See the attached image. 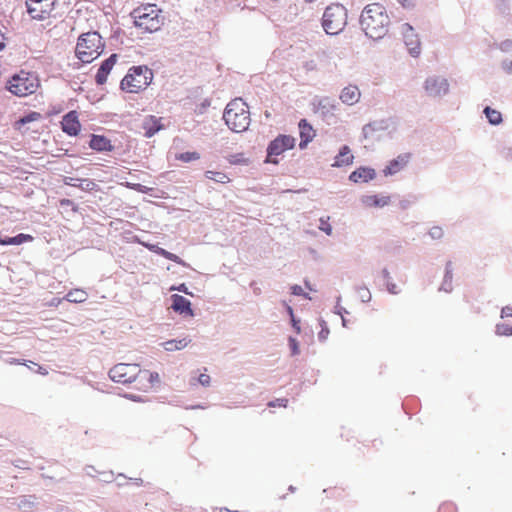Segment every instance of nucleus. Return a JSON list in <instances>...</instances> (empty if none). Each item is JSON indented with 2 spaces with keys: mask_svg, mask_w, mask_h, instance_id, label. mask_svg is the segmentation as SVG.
Returning <instances> with one entry per match:
<instances>
[{
  "mask_svg": "<svg viewBox=\"0 0 512 512\" xmlns=\"http://www.w3.org/2000/svg\"><path fill=\"white\" fill-rule=\"evenodd\" d=\"M360 22L365 34L377 40L387 34L390 19L383 5L371 3L362 11Z\"/></svg>",
  "mask_w": 512,
  "mask_h": 512,
  "instance_id": "1",
  "label": "nucleus"
},
{
  "mask_svg": "<svg viewBox=\"0 0 512 512\" xmlns=\"http://www.w3.org/2000/svg\"><path fill=\"white\" fill-rule=\"evenodd\" d=\"M226 125L236 133L244 132L250 125V112L248 105L236 98L228 103L223 115Z\"/></svg>",
  "mask_w": 512,
  "mask_h": 512,
  "instance_id": "2",
  "label": "nucleus"
},
{
  "mask_svg": "<svg viewBox=\"0 0 512 512\" xmlns=\"http://www.w3.org/2000/svg\"><path fill=\"white\" fill-rule=\"evenodd\" d=\"M104 50L102 37L98 32H87L79 36L75 53L83 63H91Z\"/></svg>",
  "mask_w": 512,
  "mask_h": 512,
  "instance_id": "3",
  "label": "nucleus"
},
{
  "mask_svg": "<svg viewBox=\"0 0 512 512\" xmlns=\"http://www.w3.org/2000/svg\"><path fill=\"white\" fill-rule=\"evenodd\" d=\"M40 87L38 76L32 72L21 70L14 74L6 84L7 90L15 96L26 97L35 93Z\"/></svg>",
  "mask_w": 512,
  "mask_h": 512,
  "instance_id": "4",
  "label": "nucleus"
},
{
  "mask_svg": "<svg viewBox=\"0 0 512 512\" xmlns=\"http://www.w3.org/2000/svg\"><path fill=\"white\" fill-rule=\"evenodd\" d=\"M153 79V73L147 66H134L129 69L121 81V89L128 93H138L146 89Z\"/></svg>",
  "mask_w": 512,
  "mask_h": 512,
  "instance_id": "5",
  "label": "nucleus"
},
{
  "mask_svg": "<svg viewBox=\"0 0 512 512\" xmlns=\"http://www.w3.org/2000/svg\"><path fill=\"white\" fill-rule=\"evenodd\" d=\"M132 17L135 25L146 32L159 30L163 20L160 10L156 5L151 4L136 8L132 12Z\"/></svg>",
  "mask_w": 512,
  "mask_h": 512,
  "instance_id": "6",
  "label": "nucleus"
},
{
  "mask_svg": "<svg viewBox=\"0 0 512 512\" xmlns=\"http://www.w3.org/2000/svg\"><path fill=\"white\" fill-rule=\"evenodd\" d=\"M347 24V10L341 4L328 6L322 17V26L327 34L337 35Z\"/></svg>",
  "mask_w": 512,
  "mask_h": 512,
  "instance_id": "7",
  "label": "nucleus"
},
{
  "mask_svg": "<svg viewBox=\"0 0 512 512\" xmlns=\"http://www.w3.org/2000/svg\"><path fill=\"white\" fill-rule=\"evenodd\" d=\"M295 144L296 139L293 136L285 134L278 135L267 147L266 162L278 164L279 160L277 157L285 151L293 149Z\"/></svg>",
  "mask_w": 512,
  "mask_h": 512,
  "instance_id": "8",
  "label": "nucleus"
},
{
  "mask_svg": "<svg viewBox=\"0 0 512 512\" xmlns=\"http://www.w3.org/2000/svg\"><path fill=\"white\" fill-rule=\"evenodd\" d=\"M141 369L137 364L119 363L109 371L112 381L122 384L132 383L139 378Z\"/></svg>",
  "mask_w": 512,
  "mask_h": 512,
  "instance_id": "9",
  "label": "nucleus"
},
{
  "mask_svg": "<svg viewBox=\"0 0 512 512\" xmlns=\"http://www.w3.org/2000/svg\"><path fill=\"white\" fill-rule=\"evenodd\" d=\"M27 13L33 20L45 21L52 17L55 0H26Z\"/></svg>",
  "mask_w": 512,
  "mask_h": 512,
  "instance_id": "10",
  "label": "nucleus"
},
{
  "mask_svg": "<svg viewBox=\"0 0 512 512\" xmlns=\"http://www.w3.org/2000/svg\"><path fill=\"white\" fill-rule=\"evenodd\" d=\"M424 89L429 96L437 97L448 92L449 84L445 78L432 76L426 79Z\"/></svg>",
  "mask_w": 512,
  "mask_h": 512,
  "instance_id": "11",
  "label": "nucleus"
},
{
  "mask_svg": "<svg viewBox=\"0 0 512 512\" xmlns=\"http://www.w3.org/2000/svg\"><path fill=\"white\" fill-rule=\"evenodd\" d=\"M401 30L410 54L414 57L418 56L420 54V42L413 27L406 23L402 25Z\"/></svg>",
  "mask_w": 512,
  "mask_h": 512,
  "instance_id": "12",
  "label": "nucleus"
},
{
  "mask_svg": "<svg viewBox=\"0 0 512 512\" xmlns=\"http://www.w3.org/2000/svg\"><path fill=\"white\" fill-rule=\"evenodd\" d=\"M62 130L70 135L76 136L81 130V124L78 119V114L76 111H70L66 115L63 116L61 121Z\"/></svg>",
  "mask_w": 512,
  "mask_h": 512,
  "instance_id": "13",
  "label": "nucleus"
},
{
  "mask_svg": "<svg viewBox=\"0 0 512 512\" xmlns=\"http://www.w3.org/2000/svg\"><path fill=\"white\" fill-rule=\"evenodd\" d=\"M336 109V105L334 102L328 98L319 99L314 104V112L321 116L323 119L328 120L330 117L334 116V111Z\"/></svg>",
  "mask_w": 512,
  "mask_h": 512,
  "instance_id": "14",
  "label": "nucleus"
},
{
  "mask_svg": "<svg viewBox=\"0 0 512 512\" xmlns=\"http://www.w3.org/2000/svg\"><path fill=\"white\" fill-rule=\"evenodd\" d=\"M116 58V54H112L109 58L103 61L95 76L97 84L103 85L104 83H106L107 77L116 63Z\"/></svg>",
  "mask_w": 512,
  "mask_h": 512,
  "instance_id": "15",
  "label": "nucleus"
},
{
  "mask_svg": "<svg viewBox=\"0 0 512 512\" xmlns=\"http://www.w3.org/2000/svg\"><path fill=\"white\" fill-rule=\"evenodd\" d=\"M410 157V153L398 155L396 159L390 161L389 164L386 166V168L384 169V174L393 175L398 173L408 164Z\"/></svg>",
  "mask_w": 512,
  "mask_h": 512,
  "instance_id": "16",
  "label": "nucleus"
},
{
  "mask_svg": "<svg viewBox=\"0 0 512 512\" xmlns=\"http://www.w3.org/2000/svg\"><path fill=\"white\" fill-rule=\"evenodd\" d=\"M360 90L356 85L344 87L340 94V100L347 105H354L360 100Z\"/></svg>",
  "mask_w": 512,
  "mask_h": 512,
  "instance_id": "17",
  "label": "nucleus"
},
{
  "mask_svg": "<svg viewBox=\"0 0 512 512\" xmlns=\"http://www.w3.org/2000/svg\"><path fill=\"white\" fill-rule=\"evenodd\" d=\"M299 130L301 141L299 143V147L301 149L305 148L309 142L313 140L315 137V131L313 127L307 122L306 119H302L299 122Z\"/></svg>",
  "mask_w": 512,
  "mask_h": 512,
  "instance_id": "18",
  "label": "nucleus"
},
{
  "mask_svg": "<svg viewBox=\"0 0 512 512\" xmlns=\"http://www.w3.org/2000/svg\"><path fill=\"white\" fill-rule=\"evenodd\" d=\"M172 299V308L174 311L179 312L180 314H186L189 316H193V311L191 309V303L185 297L174 294L171 296Z\"/></svg>",
  "mask_w": 512,
  "mask_h": 512,
  "instance_id": "19",
  "label": "nucleus"
},
{
  "mask_svg": "<svg viewBox=\"0 0 512 512\" xmlns=\"http://www.w3.org/2000/svg\"><path fill=\"white\" fill-rule=\"evenodd\" d=\"M375 176L376 173L374 169L368 167H360L350 174L349 179L355 183L368 182L374 179Z\"/></svg>",
  "mask_w": 512,
  "mask_h": 512,
  "instance_id": "20",
  "label": "nucleus"
},
{
  "mask_svg": "<svg viewBox=\"0 0 512 512\" xmlns=\"http://www.w3.org/2000/svg\"><path fill=\"white\" fill-rule=\"evenodd\" d=\"M143 245L148 248L150 251L170 260V261H173L179 265H182V266H187V264L179 257L177 256L176 254H173L161 247H159L158 245H154V244H145L143 243Z\"/></svg>",
  "mask_w": 512,
  "mask_h": 512,
  "instance_id": "21",
  "label": "nucleus"
},
{
  "mask_svg": "<svg viewBox=\"0 0 512 512\" xmlns=\"http://www.w3.org/2000/svg\"><path fill=\"white\" fill-rule=\"evenodd\" d=\"M89 146L91 149L100 151V152L112 150V145H111L110 140L102 135H93L90 140Z\"/></svg>",
  "mask_w": 512,
  "mask_h": 512,
  "instance_id": "22",
  "label": "nucleus"
},
{
  "mask_svg": "<svg viewBox=\"0 0 512 512\" xmlns=\"http://www.w3.org/2000/svg\"><path fill=\"white\" fill-rule=\"evenodd\" d=\"M354 156L351 154V150L347 145H344L339 154L335 158V163L333 166L341 167L352 164Z\"/></svg>",
  "mask_w": 512,
  "mask_h": 512,
  "instance_id": "23",
  "label": "nucleus"
},
{
  "mask_svg": "<svg viewBox=\"0 0 512 512\" xmlns=\"http://www.w3.org/2000/svg\"><path fill=\"white\" fill-rule=\"evenodd\" d=\"M364 205L368 207H384L389 204V196L367 195L363 197Z\"/></svg>",
  "mask_w": 512,
  "mask_h": 512,
  "instance_id": "24",
  "label": "nucleus"
},
{
  "mask_svg": "<svg viewBox=\"0 0 512 512\" xmlns=\"http://www.w3.org/2000/svg\"><path fill=\"white\" fill-rule=\"evenodd\" d=\"M143 128L145 130V136L152 137L162 128V125L160 119L155 116H150L144 121Z\"/></svg>",
  "mask_w": 512,
  "mask_h": 512,
  "instance_id": "25",
  "label": "nucleus"
},
{
  "mask_svg": "<svg viewBox=\"0 0 512 512\" xmlns=\"http://www.w3.org/2000/svg\"><path fill=\"white\" fill-rule=\"evenodd\" d=\"M42 119V115L39 112L32 111L28 113L27 115L21 117L19 120H17L14 123V128L16 130L22 131L23 127L31 122L39 121Z\"/></svg>",
  "mask_w": 512,
  "mask_h": 512,
  "instance_id": "26",
  "label": "nucleus"
},
{
  "mask_svg": "<svg viewBox=\"0 0 512 512\" xmlns=\"http://www.w3.org/2000/svg\"><path fill=\"white\" fill-rule=\"evenodd\" d=\"M87 298V292L79 288L70 290L64 297L65 300L71 303H83L87 300Z\"/></svg>",
  "mask_w": 512,
  "mask_h": 512,
  "instance_id": "27",
  "label": "nucleus"
},
{
  "mask_svg": "<svg viewBox=\"0 0 512 512\" xmlns=\"http://www.w3.org/2000/svg\"><path fill=\"white\" fill-rule=\"evenodd\" d=\"M191 342V339L187 338V337H184L182 339H173V340H168L166 342L163 343V347L165 350L167 351H176V350H181V349H184L185 347H187Z\"/></svg>",
  "mask_w": 512,
  "mask_h": 512,
  "instance_id": "28",
  "label": "nucleus"
},
{
  "mask_svg": "<svg viewBox=\"0 0 512 512\" xmlns=\"http://www.w3.org/2000/svg\"><path fill=\"white\" fill-rule=\"evenodd\" d=\"M484 113L492 125H499L502 122V115L498 110H495L491 107H486L484 109Z\"/></svg>",
  "mask_w": 512,
  "mask_h": 512,
  "instance_id": "29",
  "label": "nucleus"
},
{
  "mask_svg": "<svg viewBox=\"0 0 512 512\" xmlns=\"http://www.w3.org/2000/svg\"><path fill=\"white\" fill-rule=\"evenodd\" d=\"M205 177L209 180H213L218 183L226 184L230 182V178L227 174L218 171H206Z\"/></svg>",
  "mask_w": 512,
  "mask_h": 512,
  "instance_id": "30",
  "label": "nucleus"
},
{
  "mask_svg": "<svg viewBox=\"0 0 512 512\" xmlns=\"http://www.w3.org/2000/svg\"><path fill=\"white\" fill-rule=\"evenodd\" d=\"M34 237L30 234L20 233L14 237H8L7 242L9 245H21L26 242H32Z\"/></svg>",
  "mask_w": 512,
  "mask_h": 512,
  "instance_id": "31",
  "label": "nucleus"
},
{
  "mask_svg": "<svg viewBox=\"0 0 512 512\" xmlns=\"http://www.w3.org/2000/svg\"><path fill=\"white\" fill-rule=\"evenodd\" d=\"M139 379L140 380H148L149 385L145 386V389H149L154 385V383L159 382V375H158V373H152V372H149L148 370H141V373L139 374Z\"/></svg>",
  "mask_w": 512,
  "mask_h": 512,
  "instance_id": "32",
  "label": "nucleus"
},
{
  "mask_svg": "<svg viewBox=\"0 0 512 512\" xmlns=\"http://www.w3.org/2000/svg\"><path fill=\"white\" fill-rule=\"evenodd\" d=\"M176 159L179 160V161H182V162H191V161H196L198 159H200V154L198 152H184V153H180L178 155H176Z\"/></svg>",
  "mask_w": 512,
  "mask_h": 512,
  "instance_id": "33",
  "label": "nucleus"
},
{
  "mask_svg": "<svg viewBox=\"0 0 512 512\" xmlns=\"http://www.w3.org/2000/svg\"><path fill=\"white\" fill-rule=\"evenodd\" d=\"M75 187L80 188L83 191H98L99 186L92 180L85 179L81 180L78 185H75Z\"/></svg>",
  "mask_w": 512,
  "mask_h": 512,
  "instance_id": "34",
  "label": "nucleus"
},
{
  "mask_svg": "<svg viewBox=\"0 0 512 512\" xmlns=\"http://www.w3.org/2000/svg\"><path fill=\"white\" fill-rule=\"evenodd\" d=\"M496 334L499 336H511L512 335V324L511 323H499L496 325Z\"/></svg>",
  "mask_w": 512,
  "mask_h": 512,
  "instance_id": "35",
  "label": "nucleus"
},
{
  "mask_svg": "<svg viewBox=\"0 0 512 512\" xmlns=\"http://www.w3.org/2000/svg\"><path fill=\"white\" fill-rule=\"evenodd\" d=\"M227 161L231 165H241V164H247L248 159L245 158L243 153L233 154L227 157Z\"/></svg>",
  "mask_w": 512,
  "mask_h": 512,
  "instance_id": "36",
  "label": "nucleus"
},
{
  "mask_svg": "<svg viewBox=\"0 0 512 512\" xmlns=\"http://www.w3.org/2000/svg\"><path fill=\"white\" fill-rule=\"evenodd\" d=\"M330 220V217L327 216V217H321L319 219V229L323 232H325L327 235H331L332 234V226L329 222Z\"/></svg>",
  "mask_w": 512,
  "mask_h": 512,
  "instance_id": "37",
  "label": "nucleus"
},
{
  "mask_svg": "<svg viewBox=\"0 0 512 512\" xmlns=\"http://www.w3.org/2000/svg\"><path fill=\"white\" fill-rule=\"evenodd\" d=\"M429 235L432 239L434 240H439L443 237L444 235V231L441 227L439 226H433L430 230H429Z\"/></svg>",
  "mask_w": 512,
  "mask_h": 512,
  "instance_id": "38",
  "label": "nucleus"
},
{
  "mask_svg": "<svg viewBox=\"0 0 512 512\" xmlns=\"http://www.w3.org/2000/svg\"><path fill=\"white\" fill-rule=\"evenodd\" d=\"M125 186L127 188H130V189H133L135 191H138V192H141V193H148L150 191V188L144 186V185H141L139 183H125Z\"/></svg>",
  "mask_w": 512,
  "mask_h": 512,
  "instance_id": "39",
  "label": "nucleus"
},
{
  "mask_svg": "<svg viewBox=\"0 0 512 512\" xmlns=\"http://www.w3.org/2000/svg\"><path fill=\"white\" fill-rule=\"evenodd\" d=\"M439 512H457V507L454 503L446 501L439 506Z\"/></svg>",
  "mask_w": 512,
  "mask_h": 512,
  "instance_id": "40",
  "label": "nucleus"
},
{
  "mask_svg": "<svg viewBox=\"0 0 512 512\" xmlns=\"http://www.w3.org/2000/svg\"><path fill=\"white\" fill-rule=\"evenodd\" d=\"M288 400L286 398H279L268 403L269 407H286Z\"/></svg>",
  "mask_w": 512,
  "mask_h": 512,
  "instance_id": "41",
  "label": "nucleus"
},
{
  "mask_svg": "<svg viewBox=\"0 0 512 512\" xmlns=\"http://www.w3.org/2000/svg\"><path fill=\"white\" fill-rule=\"evenodd\" d=\"M289 345H290V348L292 351V355L299 354V345L295 338H292V337L289 338Z\"/></svg>",
  "mask_w": 512,
  "mask_h": 512,
  "instance_id": "42",
  "label": "nucleus"
},
{
  "mask_svg": "<svg viewBox=\"0 0 512 512\" xmlns=\"http://www.w3.org/2000/svg\"><path fill=\"white\" fill-rule=\"evenodd\" d=\"M198 381L203 386H209L211 379L209 375L203 373L199 375Z\"/></svg>",
  "mask_w": 512,
  "mask_h": 512,
  "instance_id": "43",
  "label": "nucleus"
},
{
  "mask_svg": "<svg viewBox=\"0 0 512 512\" xmlns=\"http://www.w3.org/2000/svg\"><path fill=\"white\" fill-rule=\"evenodd\" d=\"M306 71H313L317 68V64L314 60L306 61L303 65Z\"/></svg>",
  "mask_w": 512,
  "mask_h": 512,
  "instance_id": "44",
  "label": "nucleus"
},
{
  "mask_svg": "<svg viewBox=\"0 0 512 512\" xmlns=\"http://www.w3.org/2000/svg\"><path fill=\"white\" fill-rule=\"evenodd\" d=\"M291 292L293 295H304V290L300 285H293L291 287Z\"/></svg>",
  "mask_w": 512,
  "mask_h": 512,
  "instance_id": "45",
  "label": "nucleus"
},
{
  "mask_svg": "<svg viewBox=\"0 0 512 512\" xmlns=\"http://www.w3.org/2000/svg\"><path fill=\"white\" fill-rule=\"evenodd\" d=\"M501 317H512V306H506L502 308Z\"/></svg>",
  "mask_w": 512,
  "mask_h": 512,
  "instance_id": "46",
  "label": "nucleus"
},
{
  "mask_svg": "<svg viewBox=\"0 0 512 512\" xmlns=\"http://www.w3.org/2000/svg\"><path fill=\"white\" fill-rule=\"evenodd\" d=\"M404 8H410L414 6V0H397Z\"/></svg>",
  "mask_w": 512,
  "mask_h": 512,
  "instance_id": "47",
  "label": "nucleus"
},
{
  "mask_svg": "<svg viewBox=\"0 0 512 512\" xmlns=\"http://www.w3.org/2000/svg\"><path fill=\"white\" fill-rule=\"evenodd\" d=\"M328 334H329V330L327 328H323L319 334H318V337L320 340L324 341L327 339L328 337Z\"/></svg>",
  "mask_w": 512,
  "mask_h": 512,
  "instance_id": "48",
  "label": "nucleus"
},
{
  "mask_svg": "<svg viewBox=\"0 0 512 512\" xmlns=\"http://www.w3.org/2000/svg\"><path fill=\"white\" fill-rule=\"evenodd\" d=\"M170 290H178L180 292H183V293H186V294H189L188 292V288L186 287L185 284H181L179 285L178 287H171Z\"/></svg>",
  "mask_w": 512,
  "mask_h": 512,
  "instance_id": "49",
  "label": "nucleus"
},
{
  "mask_svg": "<svg viewBox=\"0 0 512 512\" xmlns=\"http://www.w3.org/2000/svg\"><path fill=\"white\" fill-rule=\"evenodd\" d=\"M292 325L297 333H300V325L299 322L295 320V318H292Z\"/></svg>",
  "mask_w": 512,
  "mask_h": 512,
  "instance_id": "50",
  "label": "nucleus"
},
{
  "mask_svg": "<svg viewBox=\"0 0 512 512\" xmlns=\"http://www.w3.org/2000/svg\"><path fill=\"white\" fill-rule=\"evenodd\" d=\"M8 363L13 365V364H25L24 362L20 361L19 359H10L8 360Z\"/></svg>",
  "mask_w": 512,
  "mask_h": 512,
  "instance_id": "51",
  "label": "nucleus"
},
{
  "mask_svg": "<svg viewBox=\"0 0 512 512\" xmlns=\"http://www.w3.org/2000/svg\"><path fill=\"white\" fill-rule=\"evenodd\" d=\"M4 40H5V37H4V35L0 32V51H1V50L3 49V47L5 46Z\"/></svg>",
  "mask_w": 512,
  "mask_h": 512,
  "instance_id": "52",
  "label": "nucleus"
},
{
  "mask_svg": "<svg viewBox=\"0 0 512 512\" xmlns=\"http://www.w3.org/2000/svg\"><path fill=\"white\" fill-rule=\"evenodd\" d=\"M287 313L291 316V318L294 317L293 309L290 306H287Z\"/></svg>",
  "mask_w": 512,
  "mask_h": 512,
  "instance_id": "53",
  "label": "nucleus"
},
{
  "mask_svg": "<svg viewBox=\"0 0 512 512\" xmlns=\"http://www.w3.org/2000/svg\"><path fill=\"white\" fill-rule=\"evenodd\" d=\"M396 288H397L396 285L393 284L391 287H389V291L391 293H397Z\"/></svg>",
  "mask_w": 512,
  "mask_h": 512,
  "instance_id": "54",
  "label": "nucleus"
},
{
  "mask_svg": "<svg viewBox=\"0 0 512 512\" xmlns=\"http://www.w3.org/2000/svg\"><path fill=\"white\" fill-rule=\"evenodd\" d=\"M38 372L41 373L42 375H46L47 374V370L42 368V367H39Z\"/></svg>",
  "mask_w": 512,
  "mask_h": 512,
  "instance_id": "55",
  "label": "nucleus"
},
{
  "mask_svg": "<svg viewBox=\"0 0 512 512\" xmlns=\"http://www.w3.org/2000/svg\"><path fill=\"white\" fill-rule=\"evenodd\" d=\"M74 179L73 178H70L69 181H66V184L68 185H72V186H75V181H73Z\"/></svg>",
  "mask_w": 512,
  "mask_h": 512,
  "instance_id": "56",
  "label": "nucleus"
},
{
  "mask_svg": "<svg viewBox=\"0 0 512 512\" xmlns=\"http://www.w3.org/2000/svg\"><path fill=\"white\" fill-rule=\"evenodd\" d=\"M382 273H383V276H384V278H385V279H388V278H389V272H388L386 269H384V270L382 271Z\"/></svg>",
  "mask_w": 512,
  "mask_h": 512,
  "instance_id": "57",
  "label": "nucleus"
},
{
  "mask_svg": "<svg viewBox=\"0 0 512 512\" xmlns=\"http://www.w3.org/2000/svg\"><path fill=\"white\" fill-rule=\"evenodd\" d=\"M69 203V200H61V205H65V204H68Z\"/></svg>",
  "mask_w": 512,
  "mask_h": 512,
  "instance_id": "58",
  "label": "nucleus"
},
{
  "mask_svg": "<svg viewBox=\"0 0 512 512\" xmlns=\"http://www.w3.org/2000/svg\"><path fill=\"white\" fill-rule=\"evenodd\" d=\"M446 277H449V280L451 281V279H452V276H451V274H449V272H447V275H446Z\"/></svg>",
  "mask_w": 512,
  "mask_h": 512,
  "instance_id": "59",
  "label": "nucleus"
}]
</instances>
